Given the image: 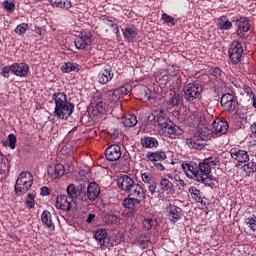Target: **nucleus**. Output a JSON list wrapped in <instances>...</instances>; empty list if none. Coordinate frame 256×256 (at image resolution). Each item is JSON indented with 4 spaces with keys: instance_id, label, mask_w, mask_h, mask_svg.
Returning <instances> with one entry per match:
<instances>
[{
    "instance_id": "nucleus-41",
    "label": "nucleus",
    "mask_w": 256,
    "mask_h": 256,
    "mask_svg": "<svg viewBox=\"0 0 256 256\" xmlns=\"http://www.w3.org/2000/svg\"><path fill=\"white\" fill-rule=\"evenodd\" d=\"M103 23L105 25H108V27H115V34L118 35L119 33V25H117V23H115L111 17H104L103 18Z\"/></svg>"
},
{
    "instance_id": "nucleus-25",
    "label": "nucleus",
    "mask_w": 256,
    "mask_h": 256,
    "mask_svg": "<svg viewBox=\"0 0 256 256\" xmlns=\"http://www.w3.org/2000/svg\"><path fill=\"white\" fill-rule=\"evenodd\" d=\"M124 39L128 41V43H133L135 41V38L137 35H139V32L135 28V26H126L124 29H122Z\"/></svg>"
},
{
    "instance_id": "nucleus-29",
    "label": "nucleus",
    "mask_w": 256,
    "mask_h": 256,
    "mask_svg": "<svg viewBox=\"0 0 256 256\" xmlns=\"http://www.w3.org/2000/svg\"><path fill=\"white\" fill-rule=\"evenodd\" d=\"M160 189L166 193H175V185H173V182L167 178H162L160 180Z\"/></svg>"
},
{
    "instance_id": "nucleus-33",
    "label": "nucleus",
    "mask_w": 256,
    "mask_h": 256,
    "mask_svg": "<svg viewBox=\"0 0 256 256\" xmlns=\"http://www.w3.org/2000/svg\"><path fill=\"white\" fill-rule=\"evenodd\" d=\"M138 245L141 249H147L149 247V241H151V238L146 233H141L138 236Z\"/></svg>"
},
{
    "instance_id": "nucleus-27",
    "label": "nucleus",
    "mask_w": 256,
    "mask_h": 256,
    "mask_svg": "<svg viewBox=\"0 0 256 256\" xmlns=\"http://www.w3.org/2000/svg\"><path fill=\"white\" fill-rule=\"evenodd\" d=\"M182 103H183V96L171 90L168 95V105H170V107H179V105H181Z\"/></svg>"
},
{
    "instance_id": "nucleus-8",
    "label": "nucleus",
    "mask_w": 256,
    "mask_h": 256,
    "mask_svg": "<svg viewBox=\"0 0 256 256\" xmlns=\"http://www.w3.org/2000/svg\"><path fill=\"white\" fill-rule=\"evenodd\" d=\"M93 41V33L89 30H82L80 32V35L75 39L74 45L76 49H79L80 51H83L91 45V42Z\"/></svg>"
},
{
    "instance_id": "nucleus-53",
    "label": "nucleus",
    "mask_w": 256,
    "mask_h": 256,
    "mask_svg": "<svg viewBox=\"0 0 256 256\" xmlns=\"http://www.w3.org/2000/svg\"><path fill=\"white\" fill-rule=\"evenodd\" d=\"M148 191L151 193V195H154V193L157 191V182H151L148 184Z\"/></svg>"
},
{
    "instance_id": "nucleus-22",
    "label": "nucleus",
    "mask_w": 256,
    "mask_h": 256,
    "mask_svg": "<svg viewBox=\"0 0 256 256\" xmlns=\"http://www.w3.org/2000/svg\"><path fill=\"white\" fill-rule=\"evenodd\" d=\"M10 69L17 77H27L29 73V66L23 62L12 64Z\"/></svg>"
},
{
    "instance_id": "nucleus-17",
    "label": "nucleus",
    "mask_w": 256,
    "mask_h": 256,
    "mask_svg": "<svg viewBox=\"0 0 256 256\" xmlns=\"http://www.w3.org/2000/svg\"><path fill=\"white\" fill-rule=\"evenodd\" d=\"M235 25L238 29V31H240L238 33V36L240 37H245V33H247L249 31V29H251V24H249V19L245 18V17H239L235 20Z\"/></svg>"
},
{
    "instance_id": "nucleus-58",
    "label": "nucleus",
    "mask_w": 256,
    "mask_h": 256,
    "mask_svg": "<svg viewBox=\"0 0 256 256\" xmlns=\"http://www.w3.org/2000/svg\"><path fill=\"white\" fill-rule=\"evenodd\" d=\"M153 165L158 171H165V166H163V164L160 162H153Z\"/></svg>"
},
{
    "instance_id": "nucleus-31",
    "label": "nucleus",
    "mask_w": 256,
    "mask_h": 256,
    "mask_svg": "<svg viewBox=\"0 0 256 256\" xmlns=\"http://www.w3.org/2000/svg\"><path fill=\"white\" fill-rule=\"evenodd\" d=\"M141 145L146 149H153L159 145V141L154 137H144L141 139Z\"/></svg>"
},
{
    "instance_id": "nucleus-39",
    "label": "nucleus",
    "mask_w": 256,
    "mask_h": 256,
    "mask_svg": "<svg viewBox=\"0 0 256 256\" xmlns=\"http://www.w3.org/2000/svg\"><path fill=\"white\" fill-rule=\"evenodd\" d=\"M118 91V95L119 97H123L124 95H129V93H131V91H133V87L131 86V84H125L123 86H121L120 88H117Z\"/></svg>"
},
{
    "instance_id": "nucleus-50",
    "label": "nucleus",
    "mask_w": 256,
    "mask_h": 256,
    "mask_svg": "<svg viewBox=\"0 0 256 256\" xmlns=\"http://www.w3.org/2000/svg\"><path fill=\"white\" fill-rule=\"evenodd\" d=\"M244 169H248L250 173H256V162H248L244 165Z\"/></svg>"
},
{
    "instance_id": "nucleus-45",
    "label": "nucleus",
    "mask_w": 256,
    "mask_h": 256,
    "mask_svg": "<svg viewBox=\"0 0 256 256\" xmlns=\"http://www.w3.org/2000/svg\"><path fill=\"white\" fill-rule=\"evenodd\" d=\"M26 205H27L28 209L35 208V194L29 193L27 195Z\"/></svg>"
},
{
    "instance_id": "nucleus-62",
    "label": "nucleus",
    "mask_w": 256,
    "mask_h": 256,
    "mask_svg": "<svg viewBox=\"0 0 256 256\" xmlns=\"http://www.w3.org/2000/svg\"><path fill=\"white\" fill-rule=\"evenodd\" d=\"M250 129H251V132H252L253 136L256 137V122H254L251 125Z\"/></svg>"
},
{
    "instance_id": "nucleus-35",
    "label": "nucleus",
    "mask_w": 256,
    "mask_h": 256,
    "mask_svg": "<svg viewBox=\"0 0 256 256\" xmlns=\"http://www.w3.org/2000/svg\"><path fill=\"white\" fill-rule=\"evenodd\" d=\"M62 71H63V73H71V71L79 72L80 66H79V64L67 62V63H65L64 66H62Z\"/></svg>"
},
{
    "instance_id": "nucleus-34",
    "label": "nucleus",
    "mask_w": 256,
    "mask_h": 256,
    "mask_svg": "<svg viewBox=\"0 0 256 256\" xmlns=\"http://www.w3.org/2000/svg\"><path fill=\"white\" fill-rule=\"evenodd\" d=\"M189 193L192 199H195L197 203H203V198L201 197V191L197 187L192 186L189 188Z\"/></svg>"
},
{
    "instance_id": "nucleus-24",
    "label": "nucleus",
    "mask_w": 256,
    "mask_h": 256,
    "mask_svg": "<svg viewBox=\"0 0 256 256\" xmlns=\"http://www.w3.org/2000/svg\"><path fill=\"white\" fill-rule=\"evenodd\" d=\"M42 224L50 231H55V223H53V216L49 210H44L41 214Z\"/></svg>"
},
{
    "instance_id": "nucleus-19",
    "label": "nucleus",
    "mask_w": 256,
    "mask_h": 256,
    "mask_svg": "<svg viewBox=\"0 0 256 256\" xmlns=\"http://www.w3.org/2000/svg\"><path fill=\"white\" fill-rule=\"evenodd\" d=\"M113 77H115V74H113L111 66H106L105 69L98 74L97 81L101 85H107V83H109Z\"/></svg>"
},
{
    "instance_id": "nucleus-38",
    "label": "nucleus",
    "mask_w": 256,
    "mask_h": 256,
    "mask_svg": "<svg viewBox=\"0 0 256 256\" xmlns=\"http://www.w3.org/2000/svg\"><path fill=\"white\" fill-rule=\"evenodd\" d=\"M105 97H107V99L110 100L111 103H113V101H119L120 99L119 92L117 89L106 91Z\"/></svg>"
},
{
    "instance_id": "nucleus-11",
    "label": "nucleus",
    "mask_w": 256,
    "mask_h": 256,
    "mask_svg": "<svg viewBox=\"0 0 256 256\" xmlns=\"http://www.w3.org/2000/svg\"><path fill=\"white\" fill-rule=\"evenodd\" d=\"M128 197H132L136 200L137 205H141V203L145 202V199H147V192L141 185L136 183V185H134L128 192Z\"/></svg>"
},
{
    "instance_id": "nucleus-47",
    "label": "nucleus",
    "mask_w": 256,
    "mask_h": 256,
    "mask_svg": "<svg viewBox=\"0 0 256 256\" xmlns=\"http://www.w3.org/2000/svg\"><path fill=\"white\" fill-rule=\"evenodd\" d=\"M3 5L6 11H8L9 13H13V11H15V3L10 2L9 0H5L3 2Z\"/></svg>"
},
{
    "instance_id": "nucleus-59",
    "label": "nucleus",
    "mask_w": 256,
    "mask_h": 256,
    "mask_svg": "<svg viewBox=\"0 0 256 256\" xmlns=\"http://www.w3.org/2000/svg\"><path fill=\"white\" fill-rule=\"evenodd\" d=\"M63 7H64V9H71V7H72L71 1H69V0L64 1Z\"/></svg>"
},
{
    "instance_id": "nucleus-5",
    "label": "nucleus",
    "mask_w": 256,
    "mask_h": 256,
    "mask_svg": "<svg viewBox=\"0 0 256 256\" xmlns=\"http://www.w3.org/2000/svg\"><path fill=\"white\" fill-rule=\"evenodd\" d=\"M31 187H33V174H31V172H21L14 187L16 195L22 197Z\"/></svg>"
},
{
    "instance_id": "nucleus-28",
    "label": "nucleus",
    "mask_w": 256,
    "mask_h": 256,
    "mask_svg": "<svg viewBox=\"0 0 256 256\" xmlns=\"http://www.w3.org/2000/svg\"><path fill=\"white\" fill-rule=\"evenodd\" d=\"M232 27L233 23L229 21L227 16H221L217 19V28L220 29V31H229Z\"/></svg>"
},
{
    "instance_id": "nucleus-21",
    "label": "nucleus",
    "mask_w": 256,
    "mask_h": 256,
    "mask_svg": "<svg viewBox=\"0 0 256 256\" xmlns=\"http://www.w3.org/2000/svg\"><path fill=\"white\" fill-rule=\"evenodd\" d=\"M94 237H95L97 243H99V245L101 247H112L113 246L109 243V236H108L107 230H105V229H98L95 232Z\"/></svg>"
},
{
    "instance_id": "nucleus-57",
    "label": "nucleus",
    "mask_w": 256,
    "mask_h": 256,
    "mask_svg": "<svg viewBox=\"0 0 256 256\" xmlns=\"http://www.w3.org/2000/svg\"><path fill=\"white\" fill-rule=\"evenodd\" d=\"M11 71V66H5L2 69V75L3 77H9V72Z\"/></svg>"
},
{
    "instance_id": "nucleus-16",
    "label": "nucleus",
    "mask_w": 256,
    "mask_h": 256,
    "mask_svg": "<svg viewBox=\"0 0 256 256\" xmlns=\"http://www.w3.org/2000/svg\"><path fill=\"white\" fill-rule=\"evenodd\" d=\"M168 219L172 223H177L181 217H183V209L181 207L175 206L173 204H169L167 207Z\"/></svg>"
},
{
    "instance_id": "nucleus-3",
    "label": "nucleus",
    "mask_w": 256,
    "mask_h": 256,
    "mask_svg": "<svg viewBox=\"0 0 256 256\" xmlns=\"http://www.w3.org/2000/svg\"><path fill=\"white\" fill-rule=\"evenodd\" d=\"M213 137V130H210L207 127H198L197 131L194 133L192 138L186 139V145L190 149H195L196 151H201L205 149L207 143Z\"/></svg>"
},
{
    "instance_id": "nucleus-40",
    "label": "nucleus",
    "mask_w": 256,
    "mask_h": 256,
    "mask_svg": "<svg viewBox=\"0 0 256 256\" xmlns=\"http://www.w3.org/2000/svg\"><path fill=\"white\" fill-rule=\"evenodd\" d=\"M167 177L168 179H170V181H173V183H175L177 187H185L187 185L179 175L173 176L172 174H168Z\"/></svg>"
},
{
    "instance_id": "nucleus-54",
    "label": "nucleus",
    "mask_w": 256,
    "mask_h": 256,
    "mask_svg": "<svg viewBox=\"0 0 256 256\" xmlns=\"http://www.w3.org/2000/svg\"><path fill=\"white\" fill-rule=\"evenodd\" d=\"M159 115V110L154 111L152 114L148 116V121L153 123V121H157V117Z\"/></svg>"
},
{
    "instance_id": "nucleus-60",
    "label": "nucleus",
    "mask_w": 256,
    "mask_h": 256,
    "mask_svg": "<svg viewBox=\"0 0 256 256\" xmlns=\"http://www.w3.org/2000/svg\"><path fill=\"white\" fill-rule=\"evenodd\" d=\"M244 91L245 93H247V95H253V89H251V87L249 86H244Z\"/></svg>"
},
{
    "instance_id": "nucleus-36",
    "label": "nucleus",
    "mask_w": 256,
    "mask_h": 256,
    "mask_svg": "<svg viewBox=\"0 0 256 256\" xmlns=\"http://www.w3.org/2000/svg\"><path fill=\"white\" fill-rule=\"evenodd\" d=\"M104 221L107 225H115L119 223V217L116 214L108 213L104 216Z\"/></svg>"
},
{
    "instance_id": "nucleus-52",
    "label": "nucleus",
    "mask_w": 256,
    "mask_h": 256,
    "mask_svg": "<svg viewBox=\"0 0 256 256\" xmlns=\"http://www.w3.org/2000/svg\"><path fill=\"white\" fill-rule=\"evenodd\" d=\"M145 99L147 101H155V92H151V90H146L145 91Z\"/></svg>"
},
{
    "instance_id": "nucleus-2",
    "label": "nucleus",
    "mask_w": 256,
    "mask_h": 256,
    "mask_svg": "<svg viewBox=\"0 0 256 256\" xmlns=\"http://www.w3.org/2000/svg\"><path fill=\"white\" fill-rule=\"evenodd\" d=\"M52 99L55 103L54 117L57 119H69L75 110V104L67 101V94L54 93Z\"/></svg>"
},
{
    "instance_id": "nucleus-20",
    "label": "nucleus",
    "mask_w": 256,
    "mask_h": 256,
    "mask_svg": "<svg viewBox=\"0 0 256 256\" xmlns=\"http://www.w3.org/2000/svg\"><path fill=\"white\" fill-rule=\"evenodd\" d=\"M47 171L51 179H61L65 175V166L63 164L52 165Z\"/></svg>"
},
{
    "instance_id": "nucleus-61",
    "label": "nucleus",
    "mask_w": 256,
    "mask_h": 256,
    "mask_svg": "<svg viewBox=\"0 0 256 256\" xmlns=\"http://www.w3.org/2000/svg\"><path fill=\"white\" fill-rule=\"evenodd\" d=\"M35 33L40 37V39H43V34L41 33V28L35 27Z\"/></svg>"
},
{
    "instance_id": "nucleus-1",
    "label": "nucleus",
    "mask_w": 256,
    "mask_h": 256,
    "mask_svg": "<svg viewBox=\"0 0 256 256\" xmlns=\"http://www.w3.org/2000/svg\"><path fill=\"white\" fill-rule=\"evenodd\" d=\"M217 165H219V159L210 156L200 162L199 165L191 161L183 162L182 169L189 179H194L198 183H203V185L211 187L213 180L209 177V173H211V167H217Z\"/></svg>"
},
{
    "instance_id": "nucleus-15",
    "label": "nucleus",
    "mask_w": 256,
    "mask_h": 256,
    "mask_svg": "<svg viewBox=\"0 0 256 256\" xmlns=\"http://www.w3.org/2000/svg\"><path fill=\"white\" fill-rule=\"evenodd\" d=\"M230 155L238 163H249V153L239 148H231Z\"/></svg>"
},
{
    "instance_id": "nucleus-56",
    "label": "nucleus",
    "mask_w": 256,
    "mask_h": 256,
    "mask_svg": "<svg viewBox=\"0 0 256 256\" xmlns=\"http://www.w3.org/2000/svg\"><path fill=\"white\" fill-rule=\"evenodd\" d=\"M51 191L49 190V187L47 186H43L41 188V192H40V195H42L43 197L47 196V195H50Z\"/></svg>"
},
{
    "instance_id": "nucleus-42",
    "label": "nucleus",
    "mask_w": 256,
    "mask_h": 256,
    "mask_svg": "<svg viewBox=\"0 0 256 256\" xmlns=\"http://www.w3.org/2000/svg\"><path fill=\"white\" fill-rule=\"evenodd\" d=\"M29 29V24L27 23H21L19 24L16 29H15V33L17 35H25V33H27V30Z\"/></svg>"
},
{
    "instance_id": "nucleus-18",
    "label": "nucleus",
    "mask_w": 256,
    "mask_h": 256,
    "mask_svg": "<svg viewBox=\"0 0 256 256\" xmlns=\"http://www.w3.org/2000/svg\"><path fill=\"white\" fill-rule=\"evenodd\" d=\"M73 199H69V196L62 195L56 200V208L62 211H71L73 209Z\"/></svg>"
},
{
    "instance_id": "nucleus-55",
    "label": "nucleus",
    "mask_w": 256,
    "mask_h": 256,
    "mask_svg": "<svg viewBox=\"0 0 256 256\" xmlns=\"http://www.w3.org/2000/svg\"><path fill=\"white\" fill-rule=\"evenodd\" d=\"M159 82L161 85H167V83H169V75H163L160 77Z\"/></svg>"
},
{
    "instance_id": "nucleus-13",
    "label": "nucleus",
    "mask_w": 256,
    "mask_h": 256,
    "mask_svg": "<svg viewBox=\"0 0 256 256\" xmlns=\"http://www.w3.org/2000/svg\"><path fill=\"white\" fill-rule=\"evenodd\" d=\"M223 109L228 112H233V110L237 107V102H235V96L230 93H226L221 97L220 101Z\"/></svg>"
},
{
    "instance_id": "nucleus-23",
    "label": "nucleus",
    "mask_w": 256,
    "mask_h": 256,
    "mask_svg": "<svg viewBox=\"0 0 256 256\" xmlns=\"http://www.w3.org/2000/svg\"><path fill=\"white\" fill-rule=\"evenodd\" d=\"M99 195H101L99 184L91 182L87 187V199H89V201H95Z\"/></svg>"
},
{
    "instance_id": "nucleus-4",
    "label": "nucleus",
    "mask_w": 256,
    "mask_h": 256,
    "mask_svg": "<svg viewBox=\"0 0 256 256\" xmlns=\"http://www.w3.org/2000/svg\"><path fill=\"white\" fill-rule=\"evenodd\" d=\"M156 122L159 127L165 129V132L168 135H183V129H180L175 123L169 120V116H167V111L160 109L158 110V117Z\"/></svg>"
},
{
    "instance_id": "nucleus-12",
    "label": "nucleus",
    "mask_w": 256,
    "mask_h": 256,
    "mask_svg": "<svg viewBox=\"0 0 256 256\" xmlns=\"http://www.w3.org/2000/svg\"><path fill=\"white\" fill-rule=\"evenodd\" d=\"M212 127L214 129L212 137H221L229 130V123L224 118L216 119L213 121Z\"/></svg>"
},
{
    "instance_id": "nucleus-44",
    "label": "nucleus",
    "mask_w": 256,
    "mask_h": 256,
    "mask_svg": "<svg viewBox=\"0 0 256 256\" xmlns=\"http://www.w3.org/2000/svg\"><path fill=\"white\" fill-rule=\"evenodd\" d=\"M106 107H107V104H105V102L99 101V102L96 103V105L94 106L93 111H94V113H95V111H96V112L100 113L101 115H103V113H105Z\"/></svg>"
},
{
    "instance_id": "nucleus-10",
    "label": "nucleus",
    "mask_w": 256,
    "mask_h": 256,
    "mask_svg": "<svg viewBox=\"0 0 256 256\" xmlns=\"http://www.w3.org/2000/svg\"><path fill=\"white\" fill-rule=\"evenodd\" d=\"M67 193L69 199H81L82 201H87L85 186L83 184L75 186V184H69L67 187Z\"/></svg>"
},
{
    "instance_id": "nucleus-46",
    "label": "nucleus",
    "mask_w": 256,
    "mask_h": 256,
    "mask_svg": "<svg viewBox=\"0 0 256 256\" xmlns=\"http://www.w3.org/2000/svg\"><path fill=\"white\" fill-rule=\"evenodd\" d=\"M162 21L164 23H170V25L175 26V18L172 16H169L167 13H163L161 16Z\"/></svg>"
},
{
    "instance_id": "nucleus-49",
    "label": "nucleus",
    "mask_w": 256,
    "mask_h": 256,
    "mask_svg": "<svg viewBox=\"0 0 256 256\" xmlns=\"http://www.w3.org/2000/svg\"><path fill=\"white\" fill-rule=\"evenodd\" d=\"M8 141L10 149H15V144L17 143V137L15 134H9Z\"/></svg>"
},
{
    "instance_id": "nucleus-63",
    "label": "nucleus",
    "mask_w": 256,
    "mask_h": 256,
    "mask_svg": "<svg viewBox=\"0 0 256 256\" xmlns=\"http://www.w3.org/2000/svg\"><path fill=\"white\" fill-rule=\"evenodd\" d=\"M93 219H95V214H89L87 217V223H93Z\"/></svg>"
},
{
    "instance_id": "nucleus-14",
    "label": "nucleus",
    "mask_w": 256,
    "mask_h": 256,
    "mask_svg": "<svg viewBox=\"0 0 256 256\" xmlns=\"http://www.w3.org/2000/svg\"><path fill=\"white\" fill-rule=\"evenodd\" d=\"M118 187L122 191H125L126 193H129L131 189H133V186L136 185L135 181L133 178L127 176V175H122L118 178Z\"/></svg>"
},
{
    "instance_id": "nucleus-37",
    "label": "nucleus",
    "mask_w": 256,
    "mask_h": 256,
    "mask_svg": "<svg viewBox=\"0 0 256 256\" xmlns=\"http://www.w3.org/2000/svg\"><path fill=\"white\" fill-rule=\"evenodd\" d=\"M143 227L147 231H151V229H155V227H157V221L153 218H145L143 220Z\"/></svg>"
},
{
    "instance_id": "nucleus-26",
    "label": "nucleus",
    "mask_w": 256,
    "mask_h": 256,
    "mask_svg": "<svg viewBox=\"0 0 256 256\" xmlns=\"http://www.w3.org/2000/svg\"><path fill=\"white\" fill-rule=\"evenodd\" d=\"M146 159H148V161H151L152 163H157L159 161H165V159H167V154L163 152V150L148 152L146 154Z\"/></svg>"
},
{
    "instance_id": "nucleus-64",
    "label": "nucleus",
    "mask_w": 256,
    "mask_h": 256,
    "mask_svg": "<svg viewBox=\"0 0 256 256\" xmlns=\"http://www.w3.org/2000/svg\"><path fill=\"white\" fill-rule=\"evenodd\" d=\"M252 99H253V107H255L256 109V95H253Z\"/></svg>"
},
{
    "instance_id": "nucleus-9",
    "label": "nucleus",
    "mask_w": 256,
    "mask_h": 256,
    "mask_svg": "<svg viewBox=\"0 0 256 256\" xmlns=\"http://www.w3.org/2000/svg\"><path fill=\"white\" fill-rule=\"evenodd\" d=\"M228 54L233 65L241 63V59L243 57V44L239 41H233Z\"/></svg>"
},
{
    "instance_id": "nucleus-30",
    "label": "nucleus",
    "mask_w": 256,
    "mask_h": 256,
    "mask_svg": "<svg viewBox=\"0 0 256 256\" xmlns=\"http://www.w3.org/2000/svg\"><path fill=\"white\" fill-rule=\"evenodd\" d=\"M121 123L124 127H135L138 123L137 116H135V114H126L122 117Z\"/></svg>"
},
{
    "instance_id": "nucleus-48",
    "label": "nucleus",
    "mask_w": 256,
    "mask_h": 256,
    "mask_svg": "<svg viewBox=\"0 0 256 256\" xmlns=\"http://www.w3.org/2000/svg\"><path fill=\"white\" fill-rule=\"evenodd\" d=\"M143 183H146L147 185L153 183L155 180H153V175L149 173H143L141 175Z\"/></svg>"
},
{
    "instance_id": "nucleus-51",
    "label": "nucleus",
    "mask_w": 256,
    "mask_h": 256,
    "mask_svg": "<svg viewBox=\"0 0 256 256\" xmlns=\"http://www.w3.org/2000/svg\"><path fill=\"white\" fill-rule=\"evenodd\" d=\"M211 75L216 77V79H221V77L223 75V71L219 67H215L212 69Z\"/></svg>"
},
{
    "instance_id": "nucleus-7",
    "label": "nucleus",
    "mask_w": 256,
    "mask_h": 256,
    "mask_svg": "<svg viewBox=\"0 0 256 256\" xmlns=\"http://www.w3.org/2000/svg\"><path fill=\"white\" fill-rule=\"evenodd\" d=\"M185 101H195L201 99V93H203V86L199 83H189L184 88Z\"/></svg>"
},
{
    "instance_id": "nucleus-32",
    "label": "nucleus",
    "mask_w": 256,
    "mask_h": 256,
    "mask_svg": "<svg viewBox=\"0 0 256 256\" xmlns=\"http://www.w3.org/2000/svg\"><path fill=\"white\" fill-rule=\"evenodd\" d=\"M122 205L125 207V209H129V213H133V211H135V205H137V202L135 198L128 197L123 199Z\"/></svg>"
},
{
    "instance_id": "nucleus-43",
    "label": "nucleus",
    "mask_w": 256,
    "mask_h": 256,
    "mask_svg": "<svg viewBox=\"0 0 256 256\" xmlns=\"http://www.w3.org/2000/svg\"><path fill=\"white\" fill-rule=\"evenodd\" d=\"M247 225L251 231H256V215L252 214L247 218Z\"/></svg>"
},
{
    "instance_id": "nucleus-6",
    "label": "nucleus",
    "mask_w": 256,
    "mask_h": 256,
    "mask_svg": "<svg viewBox=\"0 0 256 256\" xmlns=\"http://www.w3.org/2000/svg\"><path fill=\"white\" fill-rule=\"evenodd\" d=\"M105 157L108 161H119V159L120 161H124V167H129L130 165L129 157L121 156V146L117 144L111 145L105 150Z\"/></svg>"
}]
</instances>
